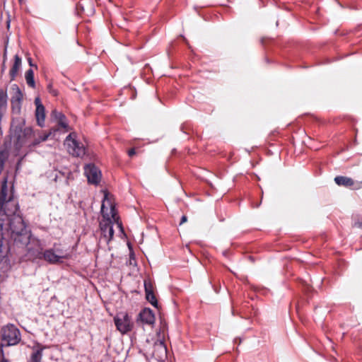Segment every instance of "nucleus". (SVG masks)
<instances>
[{
    "label": "nucleus",
    "mask_w": 362,
    "mask_h": 362,
    "mask_svg": "<svg viewBox=\"0 0 362 362\" xmlns=\"http://www.w3.org/2000/svg\"><path fill=\"white\" fill-rule=\"evenodd\" d=\"M18 212V200L13 197L12 191L8 192L7 180L5 178L0 189V230L3 237L18 230L16 218L23 219Z\"/></svg>",
    "instance_id": "nucleus-1"
},
{
    "label": "nucleus",
    "mask_w": 362,
    "mask_h": 362,
    "mask_svg": "<svg viewBox=\"0 0 362 362\" xmlns=\"http://www.w3.org/2000/svg\"><path fill=\"white\" fill-rule=\"evenodd\" d=\"M18 223L16 230L8 235L15 244L19 246H26L28 255L30 258L38 259L44 251L42 241L37 238L33 237L30 231L26 228L24 221L16 218Z\"/></svg>",
    "instance_id": "nucleus-2"
},
{
    "label": "nucleus",
    "mask_w": 362,
    "mask_h": 362,
    "mask_svg": "<svg viewBox=\"0 0 362 362\" xmlns=\"http://www.w3.org/2000/svg\"><path fill=\"white\" fill-rule=\"evenodd\" d=\"M101 213L104 219L100 222L101 230L100 240L108 244L114 235V229L110 218H115V206L107 200V194H105L102 203Z\"/></svg>",
    "instance_id": "nucleus-3"
},
{
    "label": "nucleus",
    "mask_w": 362,
    "mask_h": 362,
    "mask_svg": "<svg viewBox=\"0 0 362 362\" xmlns=\"http://www.w3.org/2000/svg\"><path fill=\"white\" fill-rule=\"evenodd\" d=\"M15 119L12 122V127L14 128V132L17 137L16 145L20 148L23 146L30 144V141L34 136L32 128L25 127L23 129V120L21 119L18 125H15Z\"/></svg>",
    "instance_id": "nucleus-4"
},
{
    "label": "nucleus",
    "mask_w": 362,
    "mask_h": 362,
    "mask_svg": "<svg viewBox=\"0 0 362 362\" xmlns=\"http://www.w3.org/2000/svg\"><path fill=\"white\" fill-rule=\"evenodd\" d=\"M1 339L7 346H13L21 341L19 329L13 325L9 324L2 327Z\"/></svg>",
    "instance_id": "nucleus-5"
},
{
    "label": "nucleus",
    "mask_w": 362,
    "mask_h": 362,
    "mask_svg": "<svg viewBox=\"0 0 362 362\" xmlns=\"http://www.w3.org/2000/svg\"><path fill=\"white\" fill-rule=\"evenodd\" d=\"M75 137V133L69 134L65 139L64 145L66 146L69 154L76 157H81L86 153L85 147L82 144L76 141Z\"/></svg>",
    "instance_id": "nucleus-6"
},
{
    "label": "nucleus",
    "mask_w": 362,
    "mask_h": 362,
    "mask_svg": "<svg viewBox=\"0 0 362 362\" xmlns=\"http://www.w3.org/2000/svg\"><path fill=\"white\" fill-rule=\"evenodd\" d=\"M66 258L67 255L61 249L49 248L43 251L39 259H43L49 264H55L62 262L63 259Z\"/></svg>",
    "instance_id": "nucleus-7"
},
{
    "label": "nucleus",
    "mask_w": 362,
    "mask_h": 362,
    "mask_svg": "<svg viewBox=\"0 0 362 362\" xmlns=\"http://www.w3.org/2000/svg\"><path fill=\"white\" fill-rule=\"evenodd\" d=\"M11 112L13 115H19L21 111V104L23 100V93L16 84H13L11 87Z\"/></svg>",
    "instance_id": "nucleus-8"
},
{
    "label": "nucleus",
    "mask_w": 362,
    "mask_h": 362,
    "mask_svg": "<svg viewBox=\"0 0 362 362\" xmlns=\"http://www.w3.org/2000/svg\"><path fill=\"white\" fill-rule=\"evenodd\" d=\"M117 329L122 333L126 334L131 331L133 322L127 314L118 315L114 318Z\"/></svg>",
    "instance_id": "nucleus-9"
},
{
    "label": "nucleus",
    "mask_w": 362,
    "mask_h": 362,
    "mask_svg": "<svg viewBox=\"0 0 362 362\" xmlns=\"http://www.w3.org/2000/svg\"><path fill=\"white\" fill-rule=\"evenodd\" d=\"M84 173L89 183L98 185L101 180V173L94 164L86 165Z\"/></svg>",
    "instance_id": "nucleus-10"
},
{
    "label": "nucleus",
    "mask_w": 362,
    "mask_h": 362,
    "mask_svg": "<svg viewBox=\"0 0 362 362\" xmlns=\"http://www.w3.org/2000/svg\"><path fill=\"white\" fill-rule=\"evenodd\" d=\"M139 318L143 323L146 325H153L155 316L153 311L149 308L144 309L139 314Z\"/></svg>",
    "instance_id": "nucleus-11"
},
{
    "label": "nucleus",
    "mask_w": 362,
    "mask_h": 362,
    "mask_svg": "<svg viewBox=\"0 0 362 362\" xmlns=\"http://www.w3.org/2000/svg\"><path fill=\"white\" fill-rule=\"evenodd\" d=\"M8 107V95L6 90L0 88V118H3Z\"/></svg>",
    "instance_id": "nucleus-12"
},
{
    "label": "nucleus",
    "mask_w": 362,
    "mask_h": 362,
    "mask_svg": "<svg viewBox=\"0 0 362 362\" xmlns=\"http://www.w3.org/2000/svg\"><path fill=\"white\" fill-rule=\"evenodd\" d=\"M334 182L339 186L346 187H351L354 185V181L351 178L345 176H337L334 178Z\"/></svg>",
    "instance_id": "nucleus-13"
},
{
    "label": "nucleus",
    "mask_w": 362,
    "mask_h": 362,
    "mask_svg": "<svg viewBox=\"0 0 362 362\" xmlns=\"http://www.w3.org/2000/svg\"><path fill=\"white\" fill-rule=\"evenodd\" d=\"M35 117L39 126L43 127L45 119V109L44 106H38L35 110Z\"/></svg>",
    "instance_id": "nucleus-14"
},
{
    "label": "nucleus",
    "mask_w": 362,
    "mask_h": 362,
    "mask_svg": "<svg viewBox=\"0 0 362 362\" xmlns=\"http://www.w3.org/2000/svg\"><path fill=\"white\" fill-rule=\"evenodd\" d=\"M145 292H146V298L147 300L154 307L158 306V301L156 300V296L153 292L151 291L150 288L147 286L145 284Z\"/></svg>",
    "instance_id": "nucleus-15"
},
{
    "label": "nucleus",
    "mask_w": 362,
    "mask_h": 362,
    "mask_svg": "<svg viewBox=\"0 0 362 362\" xmlns=\"http://www.w3.org/2000/svg\"><path fill=\"white\" fill-rule=\"evenodd\" d=\"M21 58L18 55H16L14 57V63L13 64L12 68L10 70V75L11 76L12 78H14L16 76V74L21 67Z\"/></svg>",
    "instance_id": "nucleus-16"
},
{
    "label": "nucleus",
    "mask_w": 362,
    "mask_h": 362,
    "mask_svg": "<svg viewBox=\"0 0 362 362\" xmlns=\"http://www.w3.org/2000/svg\"><path fill=\"white\" fill-rule=\"evenodd\" d=\"M42 356V349L37 348L34 349L28 362H41Z\"/></svg>",
    "instance_id": "nucleus-17"
},
{
    "label": "nucleus",
    "mask_w": 362,
    "mask_h": 362,
    "mask_svg": "<svg viewBox=\"0 0 362 362\" xmlns=\"http://www.w3.org/2000/svg\"><path fill=\"white\" fill-rule=\"evenodd\" d=\"M154 349L155 351H158L160 353V357L166 356L167 349L163 341L158 340L156 342H155Z\"/></svg>",
    "instance_id": "nucleus-18"
},
{
    "label": "nucleus",
    "mask_w": 362,
    "mask_h": 362,
    "mask_svg": "<svg viewBox=\"0 0 362 362\" xmlns=\"http://www.w3.org/2000/svg\"><path fill=\"white\" fill-rule=\"evenodd\" d=\"M25 80L27 82V84L32 87H35V81H34V73L33 71L31 69H29L25 72Z\"/></svg>",
    "instance_id": "nucleus-19"
},
{
    "label": "nucleus",
    "mask_w": 362,
    "mask_h": 362,
    "mask_svg": "<svg viewBox=\"0 0 362 362\" xmlns=\"http://www.w3.org/2000/svg\"><path fill=\"white\" fill-rule=\"evenodd\" d=\"M52 116L54 117L57 121L60 118H64V115H63L62 112L57 111L56 110H53L52 112Z\"/></svg>",
    "instance_id": "nucleus-20"
},
{
    "label": "nucleus",
    "mask_w": 362,
    "mask_h": 362,
    "mask_svg": "<svg viewBox=\"0 0 362 362\" xmlns=\"http://www.w3.org/2000/svg\"><path fill=\"white\" fill-rule=\"evenodd\" d=\"M58 124L59 126H60L62 128H66L67 127V124H66V117H64V118H60L58 120Z\"/></svg>",
    "instance_id": "nucleus-21"
},
{
    "label": "nucleus",
    "mask_w": 362,
    "mask_h": 362,
    "mask_svg": "<svg viewBox=\"0 0 362 362\" xmlns=\"http://www.w3.org/2000/svg\"><path fill=\"white\" fill-rule=\"evenodd\" d=\"M40 142H42L41 139L40 138H35L33 141H30V144H28L29 147H35L37 144H39Z\"/></svg>",
    "instance_id": "nucleus-22"
},
{
    "label": "nucleus",
    "mask_w": 362,
    "mask_h": 362,
    "mask_svg": "<svg viewBox=\"0 0 362 362\" xmlns=\"http://www.w3.org/2000/svg\"><path fill=\"white\" fill-rule=\"evenodd\" d=\"M0 362H8V361L4 358V351L1 346H0Z\"/></svg>",
    "instance_id": "nucleus-23"
},
{
    "label": "nucleus",
    "mask_w": 362,
    "mask_h": 362,
    "mask_svg": "<svg viewBox=\"0 0 362 362\" xmlns=\"http://www.w3.org/2000/svg\"><path fill=\"white\" fill-rule=\"evenodd\" d=\"M47 89L49 90V92L50 93H52V95H57V90H55L54 89H53L52 88V85L51 83H49L48 86H47Z\"/></svg>",
    "instance_id": "nucleus-24"
},
{
    "label": "nucleus",
    "mask_w": 362,
    "mask_h": 362,
    "mask_svg": "<svg viewBox=\"0 0 362 362\" xmlns=\"http://www.w3.org/2000/svg\"><path fill=\"white\" fill-rule=\"evenodd\" d=\"M50 134H51V132L49 134H45L43 135L40 136L38 138H40L42 141H45L48 139V137L50 136Z\"/></svg>",
    "instance_id": "nucleus-25"
},
{
    "label": "nucleus",
    "mask_w": 362,
    "mask_h": 362,
    "mask_svg": "<svg viewBox=\"0 0 362 362\" xmlns=\"http://www.w3.org/2000/svg\"><path fill=\"white\" fill-rule=\"evenodd\" d=\"M35 104L36 105V108H38V106H44L42 103H41V100L40 99V98H36L35 99Z\"/></svg>",
    "instance_id": "nucleus-26"
},
{
    "label": "nucleus",
    "mask_w": 362,
    "mask_h": 362,
    "mask_svg": "<svg viewBox=\"0 0 362 362\" xmlns=\"http://www.w3.org/2000/svg\"><path fill=\"white\" fill-rule=\"evenodd\" d=\"M187 218L186 216H182V218H181V221H180V224L182 225L183 223H185V222H187Z\"/></svg>",
    "instance_id": "nucleus-27"
},
{
    "label": "nucleus",
    "mask_w": 362,
    "mask_h": 362,
    "mask_svg": "<svg viewBox=\"0 0 362 362\" xmlns=\"http://www.w3.org/2000/svg\"><path fill=\"white\" fill-rule=\"evenodd\" d=\"M135 153H136V152H135V149H134V148H132V149H130V150L129 151V152H128V154H129V156H134Z\"/></svg>",
    "instance_id": "nucleus-28"
},
{
    "label": "nucleus",
    "mask_w": 362,
    "mask_h": 362,
    "mask_svg": "<svg viewBox=\"0 0 362 362\" xmlns=\"http://www.w3.org/2000/svg\"><path fill=\"white\" fill-rule=\"evenodd\" d=\"M357 225V226L360 228H362V221L361 222H358L357 223H356Z\"/></svg>",
    "instance_id": "nucleus-29"
},
{
    "label": "nucleus",
    "mask_w": 362,
    "mask_h": 362,
    "mask_svg": "<svg viewBox=\"0 0 362 362\" xmlns=\"http://www.w3.org/2000/svg\"><path fill=\"white\" fill-rule=\"evenodd\" d=\"M29 64H30V66H33V64H32V62H31V59H29Z\"/></svg>",
    "instance_id": "nucleus-30"
},
{
    "label": "nucleus",
    "mask_w": 362,
    "mask_h": 362,
    "mask_svg": "<svg viewBox=\"0 0 362 362\" xmlns=\"http://www.w3.org/2000/svg\"><path fill=\"white\" fill-rule=\"evenodd\" d=\"M362 185V182L359 183V187Z\"/></svg>",
    "instance_id": "nucleus-31"
}]
</instances>
